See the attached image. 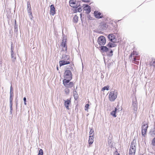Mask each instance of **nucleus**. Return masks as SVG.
Returning a JSON list of instances; mask_svg holds the SVG:
<instances>
[{
  "instance_id": "obj_1",
  "label": "nucleus",
  "mask_w": 155,
  "mask_h": 155,
  "mask_svg": "<svg viewBox=\"0 0 155 155\" xmlns=\"http://www.w3.org/2000/svg\"><path fill=\"white\" fill-rule=\"evenodd\" d=\"M136 140L134 139L131 142L129 152V155H134L136 150Z\"/></svg>"
},
{
  "instance_id": "obj_2",
  "label": "nucleus",
  "mask_w": 155,
  "mask_h": 155,
  "mask_svg": "<svg viewBox=\"0 0 155 155\" xmlns=\"http://www.w3.org/2000/svg\"><path fill=\"white\" fill-rule=\"evenodd\" d=\"M64 79L66 80H71L72 78V75L71 71L70 70H66L64 74Z\"/></svg>"
},
{
  "instance_id": "obj_3",
  "label": "nucleus",
  "mask_w": 155,
  "mask_h": 155,
  "mask_svg": "<svg viewBox=\"0 0 155 155\" xmlns=\"http://www.w3.org/2000/svg\"><path fill=\"white\" fill-rule=\"evenodd\" d=\"M117 97V92L115 91L110 92L109 95V100L111 101H114Z\"/></svg>"
},
{
  "instance_id": "obj_4",
  "label": "nucleus",
  "mask_w": 155,
  "mask_h": 155,
  "mask_svg": "<svg viewBox=\"0 0 155 155\" xmlns=\"http://www.w3.org/2000/svg\"><path fill=\"white\" fill-rule=\"evenodd\" d=\"M97 41L100 45H104L106 42L105 38L103 36H101L98 38Z\"/></svg>"
},
{
  "instance_id": "obj_5",
  "label": "nucleus",
  "mask_w": 155,
  "mask_h": 155,
  "mask_svg": "<svg viewBox=\"0 0 155 155\" xmlns=\"http://www.w3.org/2000/svg\"><path fill=\"white\" fill-rule=\"evenodd\" d=\"M70 81L64 79L63 81L64 86L66 87H73L74 86V83L72 82H69Z\"/></svg>"
},
{
  "instance_id": "obj_6",
  "label": "nucleus",
  "mask_w": 155,
  "mask_h": 155,
  "mask_svg": "<svg viewBox=\"0 0 155 155\" xmlns=\"http://www.w3.org/2000/svg\"><path fill=\"white\" fill-rule=\"evenodd\" d=\"M148 126L147 124H144L142 126V134L144 137L146 134V132Z\"/></svg>"
},
{
  "instance_id": "obj_7",
  "label": "nucleus",
  "mask_w": 155,
  "mask_h": 155,
  "mask_svg": "<svg viewBox=\"0 0 155 155\" xmlns=\"http://www.w3.org/2000/svg\"><path fill=\"white\" fill-rule=\"evenodd\" d=\"M132 108L134 112L136 111L137 110V102L135 97L133 100Z\"/></svg>"
},
{
  "instance_id": "obj_8",
  "label": "nucleus",
  "mask_w": 155,
  "mask_h": 155,
  "mask_svg": "<svg viewBox=\"0 0 155 155\" xmlns=\"http://www.w3.org/2000/svg\"><path fill=\"white\" fill-rule=\"evenodd\" d=\"M76 1L75 0H70L69 1V3L70 6L74 8H77L79 5H76Z\"/></svg>"
},
{
  "instance_id": "obj_9",
  "label": "nucleus",
  "mask_w": 155,
  "mask_h": 155,
  "mask_svg": "<svg viewBox=\"0 0 155 155\" xmlns=\"http://www.w3.org/2000/svg\"><path fill=\"white\" fill-rule=\"evenodd\" d=\"M13 95H12L11 94L10 95V114H12V101H13Z\"/></svg>"
},
{
  "instance_id": "obj_10",
  "label": "nucleus",
  "mask_w": 155,
  "mask_h": 155,
  "mask_svg": "<svg viewBox=\"0 0 155 155\" xmlns=\"http://www.w3.org/2000/svg\"><path fill=\"white\" fill-rule=\"evenodd\" d=\"M100 50L102 52L107 53L108 51H110V49L106 46L101 45L100 47Z\"/></svg>"
},
{
  "instance_id": "obj_11",
  "label": "nucleus",
  "mask_w": 155,
  "mask_h": 155,
  "mask_svg": "<svg viewBox=\"0 0 155 155\" xmlns=\"http://www.w3.org/2000/svg\"><path fill=\"white\" fill-rule=\"evenodd\" d=\"M71 99H67V100L65 101H64V106L68 110L69 109V106L71 103Z\"/></svg>"
},
{
  "instance_id": "obj_12",
  "label": "nucleus",
  "mask_w": 155,
  "mask_h": 155,
  "mask_svg": "<svg viewBox=\"0 0 155 155\" xmlns=\"http://www.w3.org/2000/svg\"><path fill=\"white\" fill-rule=\"evenodd\" d=\"M94 15L95 17L96 18H100L103 17L101 14L97 11H95L94 12Z\"/></svg>"
},
{
  "instance_id": "obj_13",
  "label": "nucleus",
  "mask_w": 155,
  "mask_h": 155,
  "mask_svg": "<svg viewBox=\"0 0 155 155\" xmlns=\"http://www.w3.org/2000/svg\"><path fill=\"white\" fill-rule=\"evenodd\" d=\"M50 14L54 15L55 14V8L54 5H51L50 6Z\"/></svg>"
},
{
  "instance_id": "obj_14",
  "label": "nucleus",
  "mask_w": 155,
  "mask_h": 155,
  "mask_svg": "<svg viewBox=\"0 0 155 155\" xmlns=\"http://www.w3.org/2000/svg\"><path fill=\"white\" fill-rule=\"evenodd\" d=\"M70 63L69 61H67L65 60L60 61H59V64L60 66L64 65L65 64H68Z\"/></svg>"
},
{
  "instance_id": "obj_15",
  "label": "nucleus",
  "mask_w": 155,
  "mask_h": 155,
  "mask_svg": "<svg viewBox=\"0 0 155 155\" xmlns=\"http://www.w3.org/2000/svg\"><path fill=\"white\" fill-rule=\"evenodd\" d=\"M117 110H118V112L119 111V110L117 109V107L115 108L114 110L112 111L110 113L111 115H112L114 117H117V116L116 114L117 112Z\"/></svg>"
},
{
  "instance_id": "obj_16",
  "label": "nucleus",
  "mask_w": 155,
  "mask_h": 155,
  "mask_svg": "<svg viewBox=\"0 0 155 155\" xmlns=\"http://www.w3.org/2000/svg\"><path fill=\"white\" fill-rule=\"evenodd\" d=\"M107 27V25L105 23H102L100 25L101 30L102 31L106 30Z\"/></svg>"
},
{
  "instance_id": "obj_17",
  "label": "nucleus",
  "mask_w": 155,
  "mask_h": 155,
  "mask_svg": "<svg viewBox=\"0 0 155 155\" xmlns=\"http://www.w3.org/2000/svg\"><path fill=\"white\" fill-rule=\"evenodd\" d=\"M84 10L86 11V13L88 14L90 13L91 11L90 7L87 5H85V7L84 8Z\"/></svg>"
},
{
  "instance_id": "obj_18",
  "label": "nucleus",
  "mask_w": 155,
  "mask_h": 155,
  "mask_svg": "<svg viewBox=\"0 0 155 155\" xmlns=\"http://www.w3.org/2000/svg\"><path fill=\"white\" fill-rule=\"evenodd\" d=\"M114 36L113 34H110L108 36V39L111 42H114Z\"/></svg>"
},
{
  "instance_id": "obj_19",
  "label": "nucleus",
  "mask_w": 155,
  "mask_h": 155,
  "mask_svg": "<svg viewBox=\"0 0 155 155\" xmlns=\"http://www.w3.org/2000/svg\"><path fill=\"white\" fill-rule=\"evenodd\" d=\"M149 64L151 66L155 68V58L152 59L149 63Z\"/></svg>"
},
{
  "instance_id": "obj_20",
  "label": "nucleus",
  "mask_w": 155,
  "mask_h": 155,
  "mask_svg": "<svg viewBox=\"0 0 155 155\" xmlns=\"http://www.w3.org/2000/svg\"><path fill=\"white\" fill-rule=\"evenodd\" d=\"M94 138V134L92 136H89V138L88 140L89 144L90 145L93 142L94 140H93V138Z\"/></svg>"
},
{
  "instance_id": "obj_21",
  "label": "nucleus",
  "mask_w": 155,
  "mask_h": 155,
  "mask_svg": "<svg viewBox=\"0 0 155 155\" xmlns=\"http://www.w3.org/2000/svg\"><path fill=\"white\" fill-rule=\"evenodd\" d=\"M134 55V60L133 61H136V60H138V58H137L136 57L134 56V55H137V54L136 51H133V52L132 53Z\"/></svg>"
},
{
  "instance_id": "obj_22",
  "label": "nucleus",
  "mask_w": 155,
  "mask_h": 155,
  "mask_svg": "<svg viewBox=\"0 0 155 155\" xmlns=\"http://www.w3.org/2000/svg\"><path fill=\"white\" fill-rule=\"evenodd\" d=\"M116 46V44L110 42H109L107 45V46L109 48L114 47Z\"/></svg>"
},
{
  "instance_id": "obj_23",
  "label": "nucleus",
  "mask_w": 155,
  "mask_h": 155,
  "mask_svg": "<svg viewBox=\"0 0 155 155\" xmlns=\"http://www.w3.org/2000/svg\"><path fill=\"white\" fill-rule=\"evenodd\" d=\"M11 58L12 61L13 62H14L16 59V57L15 54L14 52L12 53H11Z\"/></svg>"
},
{
  "instance_id": "obj_24",
  "label": "nucleus",
  "mask_w": 155,
  "mask_h": 155,
  "mask_svg": "<svg viewBox=\"0 0 155 155\" xmlns=\"http://www.w3.org/2000/svg\"><path fill=\"white\" fill-rule=\"evenodd\" d=\"M73 96L74 99L76 100L78 98V94L77 93V92L76 90H74L73 91Z\"/></svg>"
},
{
  "instance_id": "obj_25",
  "label": "nucleus",
  "mask_w": 155,
  "mask_h": 155,
  "mask_svg": "<svg viewBox=\"0 0 155 155\" xmlns=\"http://www.w3.org/2000/svg\"><path fill=\"white\" fill-rule=\"evenodd\" d=\"M62 57L64 60H68L69 59V56L65 54L62 55Z\"/></svg>"
},
{
  "instance_id": "obj_26",
  "label": "nucleus",
  "mask_w": 155,
  "mask_h": 155,
  "mask_svg": "<svg viewBox=\"0 0 155 155\" xmlns=\"http://www.w3.org/2000/svg\"><path fill=\"white\" fill-rule=\"evenodd\" d=\"M61 45L63 47L65 48L66 50H67V46H66V41H64V40H63V41L61 44Z\"/></svg>"
},
{
  "instance_id": "obj_27",
  "label": "nucleus",
  "mask_w": 155,
  "mask_h": 155,
  "mask_svg": "<svg viewBox=\"0 0 155 155\" xmlns=\"http://www.w3.org/2000/svg\"><path fill=\"white\" fill-rule=\"evenodd\" d=\"M78 17L77 15H75L73 19V21L75 23H77L78 21Z\"/></svg>"
},
{
  "instance_id": "obj_28",
  "label": "nucleus",
  "mask_w": 155,
  "mask_h": 155,
  "mask_svg": "<svg viewBox=\"0 0 155 155\" xmlns=\"http://www.w3.org/2000/svg\"><path fill=\"white\" fill-rule=\"evenodd\" d=\"M27 11H29L31 10V8L30 4V3L29 1L27 2Z\"/></svg>"
},
{
  "instance_id": "obj_29",
  "label": "nucleus",
  "mask_w": 155,
  "mask_h": 155,
  "mask_svg": "<svg viewBox=\"0 0 155 155\" xmlns=\"http://www.w3.org/2000/svg\"><path fill=\"white\" fill-rule=\"evenodd\" d=\"M16 21L15 20V25L14 26V32H17L18 31V25L16 24Z\"/></svg>"
},
{
  "instance_id": "obj_30",
  "label": "nucleus",
  "mask_w": 155,
  "mask_h": 155,
  "mask_svg": "<svg viewBox=\"0 0 155 155\" xmlns=\"http://www.w3.org/2000/svg\"><path fill=\"white\" fill-rule=\"evenodd\" d=\"M28 15H29V17L31 20H32L33 16L32 15V12H31V10H30L29 11H28Z\"/></svg>"
},
{
  "instance_id": "obj_31",
  "label": "nucleus",
  "mask_w": 155,
  "mask_h": 155,
  "mask_svg": "<svg viewBox=\"0 0 155 155\" xmlns=\"http://www.w3.org/2000/svg\"><path fill=\"white\" fill-rule=\"evenodd\" d=\"M109 86L107 85L106 86L104 87L101 89L102 91H104L105 90H109Z\"/></svg>"
},
{
  "instance_id": "obj_32",
  "label": "nucleus",
  "mask_w": 155,
  "mask_h": 155,
  "mask_svg": "<svg viewBox=\"0 0 155 155\" xmlns=\"http://www.w3.org/2000/svg\"><path fill=\"white\" fill-rule=\"evenodd\" d=\"M110 51L108 53H107V55L108 56H111L113 55V51L111 49H110Z\"/></svg>"
},
{
  "instance_id": "obj_33",
  "label": "nucleus",
  "mask_w": 155,
  "mask_h": 155,
  "mask_svg": "<svg viewBox=\"0 0 155 155\" xmlns=\"http://www.w3.org/2000/svg\"><path fill=\"white\" fill-rule=\"evenodd\" d=\"M93 134L94 135V130L93 129H91L89 132V136H92Z\"/></svg>"
},
{
  "instance_id": "obj_34",
  "label": "nucleus",
  "mask_w": 155,
  "mask_h": 155,
  "mask_svg": "<svg viewBox=\"0 0 155 155\" xmlns=\"http://www.w3.org/2000/svg\"><path fill=\"white\" fill-rule=\"evenodd\" d=\"M43 150L42 149H40L39 151V153L38 155H43Z\"/></svg>"
},
{
  "instance_id": "obj_35",
  "label": "nucleus",
  "mask_w": 155,
  "mask_h": 155,
  "mask_svg": "<svg viewBox=\"0 0 155 155\" xmlns=\"http://www.w3.org/2000/svg\"><path fill=\"white\" fill-rule=\"evenodd\" d=\"M152 144L153 146H155V137L153 139L152 141Z\"/></svg>"
},
{
  "instance_id": "obj_36",
  "label": "nucleus",
  "mask_w": 155,
  "mask_h": 155,
  "mask_svg": "<svg viewBox=\"0 0 155 155\" xmlns=\"http://www.w3.org/2000/svg\"><path fill=\"white\" fill-rule=\"evenodd\" d=\"M13 89L12 88V86H11L10 87V94H11L12 95V94H13Z\"/></svg>"
},
{
  "instance_id": "obj_37",
  "label": "nucleus",
  "mask_w": 155,
  "mask_h": 155,
  "mask_svg": "<svg viewBox=\"0 0 155 155\" xmlns=\"http://www.w3.org/2000/svg\"><path fill=\"white\" fill-rule=\"evenodd\" d=\"M89 105L88 104H87L85 105V110H87L89 108Z\"/></svg>"
},
{
  "instance_id": "obj_38",
  "label": "nucleus",
  "mask_w": 155,
  "mask_h": 155,
  "mask_svg": "<svg viewBox=\"0 0 155 155\" xmlns=\"http://www.w3.org/2000/svg\"><path fill=\"white\" fill-rule=\"evenodd\" d=\"M24 104L25 105H26V98L25 97H24L23 98Z\"/></svg>"
},
{
  "instance_id": "obj_39",
  "label": "nucleus",
  "mask_w": 155,
  "mask_h": 155,
  "mask_svg": "<svg viewBox=\"0 0 155 155\" xmlns=\"http://www.w3.org/2000/svg\"><path fill=\"white\" fill-rule=\"evenodd\" d=\"M77 10L78 12H81L82 11V9L81 8V7H79L78 9Z\"/></svg>"
},
{
  "instance_id": "obj_40",
  "label": "nucleus",
  "mask_w": 155,
  "mask_h": 155,
  "mask_svg": "<svg viewBox=\"0 0 155 155\" xmlns=\"http://www.w3.org/2000/svg\"><path fill=\"white\" fill-rule=\"evenodd\" d=\"M65 92L66 94H68L69 93V89L65 90Z\"/></svg>"
},
{
  "instance_id": "obj_41",
  "label": "nucleus",
  "mask_w": 155,
  "mask_h": 155,
  "mask_svg": "<svg viewBox=\"0 0 155 155\" xmlns=\"http://www.w3.org/2000/svg\"><path fill=\"white\" fill-rule=\"evenodd\" d=\"M83 2H90V0H81Z\"/></svg>"
},
{
  "instance_id": "obj_42",
  "label": "nucleus",
  "mask_w": 155,
  "mask_h": 155,
  "mask_svg": "<svg viewBox=\"0 0 155 155\" xmlns=\"http://www.w3.org/2000/svg\"><path fill=\"white\" fill-rule=\"evenodd\" d=\"M12 44L11 45V53H12L14 52L13 51V48L12 47Z\"/></svg>"
},
{
  "instance_id": "obj_43",
  "label": "nucleus",
  "mask_w": 155,
  "mask_h": 155,
  "mask_svg": "<svg viewBox=\"0 0 155 155\" xmlns=\"http://www.w3.org/2000/svg\"><path fill=\"white\" fill-rule=\"evenodd\" d=\"M151 135L153 134L154 135H155V130L153 131L151 133Z\"/></svg>"
},
{
  "instance_id": "obj_44",
  "label": "nucleus",
  "mask_w": 155,
  "mask_h": 155,
  "mask_svg": "<svg viewBox=\"0 0 155 155\" xmlns=\"http://www.w3.org/2000/svg\"><path fill=\"white\" fill-rule=\"evenodd\" d=\"M133 55V54H132L131 53L130 55V56H129V58H132V55Z\"/></svg>"
},
{
  "instance_id": "obj_45",
  "label": "nucleus",
  "mask_w": 155,
  "mask_h": 155,
  "mask_svg": "<svg viewBox=\"0 0 155 155\" xmlns=\"http://www.w3.org/2000/svg\"><path fill=\"white\" fill-rule=\"evenodd\" d=\"M57 70H58V67H57Z\"/></svg>"
},
{
  "instance_id": "obj_46",
  "label": "nucleus",
  "mask_w": 155,
  "mask_h": 155,
  "mask_svg": "<svg viewBox=\"0 0 155 155\" xmlns=\"http://www.w3.org/2000/svg\"><path fill=\"white\" fill-rule=\"evenodd\" d=\"M134 63H136V64H137V63H135V62H134Z\"/></svg>"
}]
</instances>
